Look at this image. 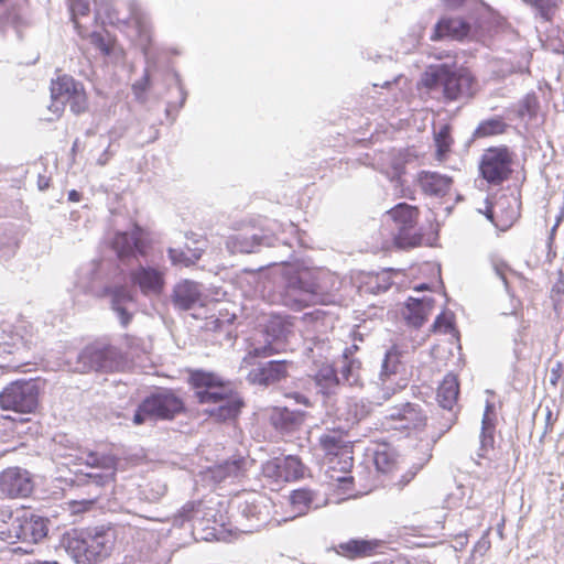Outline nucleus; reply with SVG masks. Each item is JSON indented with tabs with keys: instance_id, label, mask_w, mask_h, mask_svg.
<instances>
[{
	"instance_id": "f257e3e1",
	"label": "nucleus",
	"mask_w": 564,
	"mask_h": 564,
	"mask_svg": "<svg viewBox=\"0 0 564 564\" xmlns=\"http://www.w3.org/2000/svg\"><path fill=\"white\" fill-rule=\"evenodd\" d=\"M187 382L199 404H218L207 413L218 423L237 421L246 403L231 383L213 371L188 370Z\"/></svg>"
},
{
	"instance_id": "f03ea898",
	"label": "nucleus",
	"mask_w": 564,
	"mask_h": 564,
	"mask_svg": "<svg viewBox=\"0 0 564 564\" xmlns=\"http://www.w3.org/2000/svg\"><path fill=\"white\" fill-rule=\"evenodd\" d=\"M118 540V531L111 524L74 529L63 535L67 554L77 564H98L110 556Z\"/></svg>"
},
{
	"instance_id": "7ed1b4c3",
	"label": "nucleus",
	"mask_w": 564,
	"mask_h": 564,
	"mask_svg": "<svg viewBox=\"0 0 564 564\" xmlns=\"http://www.w3.org/2000/svg\"><path fill=\"white\" fill-rule=\"evenodd\" d=\"M339 279L326 270H303L291 282L284 296L285 304L300 311L315 304L327 305L334 302L339 290Z\"/></svg>"
},
{
	"instance_id": "20e7f679",
	"label": "nucleus",
	"mask_w": 564,
	"mask_h": 564,
	"mask_svg": "<svg viewBox=\"0 0 564 564\" xmlns=\"http://www.w3.org/2000/svg\"><path fill=\"white\" fill-rule=\"evenodd\" d=\"M185 412L186 405L182 397L173 389L161 388L141 401L132 421L135 425L147 421H172Z\"/></svg>"
},
{
	"instance_id": "39448f33",
	"label": "nucleus",
	"mask_w": 564,
	"mask_h": 564,
	"mask_svg": "<svg viewBox=\"0 0 564 564\" xmlns=\"http://www.w3.org/2000/svg\"><path fill=\"white\" fill-rule=\"evenodd\" d=\"M474 82V77L467 69L453 70L445 64L430 67L422 76V84L425 88L435 89L442 86L447 100H456L464 93L469 91Z\"/></svg>"
},
{
	"instance_id": "423d86ee",
	"label": "nucleus",
	"mask_w": 564,
	"mask_h": 564,
	"mask_svg": "<svg viewBox=\"0 0 564 564\" xmlns=\"http://www.w3.org/2000/svg\"><path fill=\"white\" fill-rule=\"evenodd\" d=\"M373 465L379 480L398 490L408 486L419 471V467L409 466L399 459L393 449L386 446L375 451Z\"/></svg>"
},
{
	"instance_id": "0eeeda50",
	"label": "nucleus",
	"mask_w": 564,
	"mask_h": 564,
	"mask_svg": "<svg viewBox=\"0 0 564 564\" xmlns=\"http://www.w3.org/2000/svg\"><path fill=\"white\" fill-rule=\"evenodd\" d=\"M319 448L329 470L350 471L354 467V443L347 431L328 430L318 438Z\"/></svg>"
},
{
	"instance_id": "6e6552de",
	"label": "nucleus",
	"mask_w": 564,
	"mask_h": 564,
	"mask_svg": "<svg viewBox=\"0 0 564 564\" xmlns=\"http://www.w3.org/2000/svg\"><path fill=\"white\" fill-rule=\"evenodd\" d=\"M40 390L32 380H17L0 392V408L6 411L29 414L39 406Z\"/></svg>"
},
{
	"instance_id": "1a4fd4ad",
	"label": "nucleus",
	"mask_w": 564,
	"mask_h": 564,
	"mask_svg": "<svg viewBox=\"0 0 564 564\" xmlns=\"http://www.w3.org/2000/svg\"><path fill=\"white\" fill-rule=\"evenodd\" d=\"M122 361L118 348L105 341L96 340L83 348L77 357V369L80 372L113 371Z\"/></svg>"
},
{
	"instance_id": "9d476101",
	"label": "nucleus",
	"mask_w": 564,
	"mask_h": 564,
	"mask_svg": "<svg viewBox=\"0 0 564 564\" xmlns=\"http://www.w3.org/2000/svg\"><path fill=\"white\" fill-rule=\"evenodd\" d=\"M513 153L507 145L486 149L479 161V175L490 185L499 186L512 173Z\"/></svg>"
},
{
	"instance_id": "9b49d317",
	"label": "nucleus",
	"mask_w": 564,
	"mask_h": 564,
	"mask_svg": "<svg viewBox=\"0 0 564 564\" xmlns=\"http://www.w3.org/2000/svg\"><path fill=\"white\" fill-rule=\"evenodd\" d=\"M388 215L398 227L394 245L400 249H411L421 245L422 235L415 231L420 210L415 206L400 203L392 207Z\"/></svg>"
},
{
	"instance_id": "f8f14e48",
	"label": "nucleus",
	"mask_w": 564,
	"mask_h": 564,
	"mask_svg": "<svg viewBox=\"0 0 564 564\" xmlns=\"http://www.w3.org/2000/svg\"><path fill=\"white\" fill-rule=\"evenodd\" d=\"M409 383L406 367L402 361V352L392 346L386 354L380 371L382 398L389 400L392 395L405 389Z\"/></svg>"
},
{
	"instance_id": "ddd939ff",
	"label": "nucleus",
	"mask_w": 564,
	"mask_h": 564,
	"mask_svg": "<svg viewBox=\"0 0 564 564\" xmlns=\"http://www.w3.org/2000/svg\"><path fill=\"white\" fill-rule=\"evenodd\" d=\"M394 430L404 433L405 436H417L427 427L429 416L425 410L417 403L406 402L391 409L386 416Z\"/></svg>"
},
{
	"instance_id": "4468645a",
	"label": "nucleus",
	"mask_w": 564,
	"mask_h": 564,
	"mask_svg": "<svg viewBox=\"0 0 564 564\" xmlns=\"http://www.w3.org/2000/svg\"><path fill=\"white\" fill-rule=\"evenodd\" d=\"M307 471L301 458L294 455L272 458L262 467L264 478L276 485L303 479Z\"/></svg>"
},
{
	"instance_id": "2eb2a0df",
	"label": "nucleus",
	"mask_w": 564,
	"mask_h": 564,
	"mask_svg": "<svg viewBox=\"0 0 564 564\" xmlns=\"http://www.w3.org/2000/svg\"><path fill=\"white\" fill-rule=\"evenodd\" d=\"M53 99L67 102L75 115L85 112L88 108V97L82 83L68 75L58 76L51 84Z\"/></svg>"
},
{
	"instance_id": "dca6fc26",
	"label": "nucleus",
	"mask_w": 564,
	"mask_h": 564,
	"mask_svg": "<svg viewBox=\"0 0 564 564\" xmlns=\"http://www.w3.org/2000/svg\"><path fill=\"white\" fill-rule=\"evenodd\" d=\"M79 458L87 466L100 469V473L88 474L96 484L105 485L115 479L119 459L107 447L99 446L93 451L83 452Z\"/></svg>"
},
{
	"instance_id": "f3484780",
	"label": "nucleus",
	"mask_w": 564,
	"mask_h": 564,
	"mask_svg": "<svg viewBox=\"0 0 564 564\" xmlns=\"http://www.w3.org/2000/svg\"><path fill=\"white\" fill-rule=\"evenodd\" d=\"M34 488L31 474L20 467H9L0 474V491L10 498L29 497Z\"/></svg>"
},
{
	"instance_id": "a211bd4d",
	"label": "nucleus",
	"mask_w": 564,
	"mask_h": 564,
	"mask_svg": "<svg viewBox=\"0 0 564 564\" xmlns=\"http://www.w3.org/2000/svg\"><path fill=\"white\" fill-rule=\"evenodd\" d=\"M129 278L147 296L160 295L165 288V272L159 268L139 265L130 272Z\"/></svg>"
},
{
	"instance_id": "6ab92c4d",
	"label": "nucleus",
	"mask_w": 564,
	"mask_h": 564,
	"mask_svg": "<svg viewBox=\"0 0 564 564\" xmlns=\"http://www.w3.org/2000/svg\"><path fill=\"white\" fill-rule=\"evenodd\" d=\"M290 362L286 360H272L249 373L252 383L270 386L285 379L289 375Z\"/></svg>"
},
{
	"instance_id": "aec40b11",
	"label": "nucleus",
	"mask_w": 564,
	"mask_h": 564,
	"mask_svg": "<svg viewBox=\"0 0 564 564\" xmlns=\"http://www.w3.org/2000/svg\"><path fill=\"white\" fill-rule=\"evenodd\" d=\"M245 471L246 459L243 457H235L208 467L204 471V477L214 484H219L227 479L239 478L243 476Z\"/></svg>"
},
{
	"instance_id": "412c9836",
	"label": "nucleus",
	"mask_w": 564,
	"mask_h": 564,
	"mask_svg": "<svg viewBox=\"0 0 564 564\" xmlns=\"http://www.w3.org/2000/svg\"><path fill=\"white\" fill-rule=\"evenodd\" d=\"M470 32L469 23L463 18H442L431 34L432 41H440L444 37L463 41Z\"/></svg>"
},
{
	"instance_id": "4be33fe9",
	"label": "nucleus",
	"mask_w": 564,
	"mask_h": 564,
	"mask_svg": "<svg viewBox=\"0 0 564 564\" xmlns=\"http://www.w3.org/2000/svg\"><path fill=\"white\" fill-rule=\"evenodd\" d=\"M21 521H25L22 508L11 510L0 509V540L13 544L21 538Z\"/></svg>"
},
{
	"instance_id": "5701e85b",
	"label": "nucleus",
	"mask_w": 564,
	"mask_h": 564,
	"mask_svg": "<svg viewBox=\"0 0 564 564\" xmlns=\"http://www.w3.org/2000/svg\"><path fill=\"white\" fill-rule=\"evenodd\" d=\"M22 513L25 521H21V538H19V541L34 544L44 539L48 531L46 520L32 513L25 507H22Z\"/></svg>"
},
{
	"instance_id": "b1692460",
	"label": "nucleus",
	"mask_w": 564,
	"mask_h": 564,
	"mask_svg": "<svg viewBox=\"0 0 564 564\" xmlns=\"http://www.w3.org/2000/svg\"><path fill=\"white\" fill-rule=\"evenodd\" d=\"M433 307L434 300L431 297L422 300L409 297L403 316L409 325L421 327L427 321Z\"/></svg>"
},
{
	"instance_id": "393cba45",
	"label": "nucleus",
	"mask_w": 564,
	"mask_h": 564,
	"mask_svg": "<svg viewBox=\"0 0 564 564\" xmlns=\"http://www.w3.org/2000/svg\"><path fill=\"white\" fill-rule=\"evenodd\" d=\"M267 238L265 235L259 236L242 230L230 236L226 241V247L231 253H251L256 252Z\"/></svg>"
},
{
	"instance_id": "a878e982",
	"label": "nucleus",
	"mask_w": 564,
	"mask_h": 564,
	"mask_svg": "<svg viewBox=\"0 0 564 564\" xmlns=\"http://www.w3.org/2000/svg\"><path fill=\"white\" fill-rule=\"evenodd\" d=\"M380 542L377 540L351 539L339 544V553L350 560L371 556L377 552Z\"/></svg>"
},
{
	"instance_id": "bb28decb",
	"label": "nucleus",
	"mask_w": 564,
	"mask_h": 564,
	"mask_svg": "<svg viewBox=\"0 0 564 564\" xmlns=\"http://www.w3.org/2000/svg\"><path fill=\"white\" fill-rule=\"evenodd\" d=\"M200 299L198 285L192 281H183L173 290V303L182 310L192 308Z\"/></svg>"
},
{
	"instance_id": "cd10ccee",
	"label": "nucleus",
	"mask_w": 564,
	"mask_h": 564,
	"mask_svg": "<svg viewBox=\"0 0 564 564\" xmlns=\"http://www.w3.org/2000/svg\"><path fill=\"white\" fill-rule=\"evenodd\" d=\"M417 182L423 192L431 195L444 194L452 185L451 177L430 171H422L417 176Z\"/></svg>"
},
{
	"instance_id": "c85d7f7f",
	"label": "nucleus",
	"mask_w": 564,
	"mask_h": 564,
	"mask_svg": "<svg viewBox=\"0 0 564 564\" xmlns=\"http://www.w3.org/2000/svg\"><path fill=\"white\" fill-rule=\"evenodd\" d=\"M459 381L454 373H447L437 389V401L444 409L452 410L458 401Z\"/></svg>"
},
{
	"instance_id": "c756f323",
	"label": "nucleus",
	"mask_w": 564,
	"mask_h": 564,
	"mask_svg": "<svg viewBox=\"0 0 564 564\" xmlns=\"http://www.w3.org/2000/svg\"><path fill=\"white\" fill-rule=\"evenodd\" d=\"M453 128L451 124L445 123L440 127L433 134V141L435 147L434 158L438 163L447 161L452 153L453 145L455 143L452 134Z\"/></svg>"
},
{
	"instance_id": "7c9ffc66",
	"label": "nucleus",
	"mask_w": 564,
	"mask_h": 564,
	"mask_svg": "<svg viewBox=\"0 0 564 564\" xmlns=\"http://www.w3.org/2000/svg\"><path fill=\"white\" fill-rule=\"evenodd\" d=\"M351 355L352 352L349 348L343 355L341 377L349 386H361V361Z\"/></svg>"
},
{
	"instance_id": "2f4dec72",
	"label": "nucleus",
	"mask_w": 564,
	"mask_h": 564,
	"mask_svg": "<svg viewBox=\"0 0 564 564\" xmlns=\"http://www.w3.org/2000/svg\"><path fill=\"white\" fill-rule=\"evenodd\" d=\"M316 384L321 388V391L325 394L332 392L334 388L339 384V379L334 365L324 362L319 366L318 370L314 375Z\"/></svg>"
},
{
	"instance_id": "473e14b6",
	"label": "nucleus",
	"mask_w": 564,
	"mask_h": 564,
	"mask_svg": "<svg viewBox=\"0 0 564 564\" xmlns=\"http://www.w3.org/2000/svg\"><path fill=\"white\" fill-rule=\"evenodd\" d=\"M328 477L332 485L340 495L354 496L355 491V477L350 471H335L328 469Z\"/></svg>"
},
{
	"instance_id": "72a5a7b5",
	"label": "nucleus",
	"mask_w": 564,
	"mask_h": 564,
	"mask_svg": "<svg viewBox=\"0 0 564 564\" xmlns=\"http://www.w3.org/2000/svg\"><path fill=\"white\" fill-rule=\"evenodd\" d=\"M508 124L501 117H494L482 120L475 130L477 138H488L502 134L507 131Z\"/></svg>"
},
{
	"instance_id": "f704fd0d",
	"label": "nucleus",
	"mask_w": 564,
	"mask_h": 564,
	"mask_svg": "<svg viewBox=\"0 0 564 564\" xmlns=\"http://www.w3.org/2000/svg\"><path fill=\"white\" fill-rule=\"evenodd\" d=\"M495 448V423L486 413L481 421L480 456L486 455Z\"/></svg>"
},
{
	"instance_id": "c9c22d12",
	"label": "nucleus",
	"mask_w": 564,
	"mask_h": 564,
	"mask_svg": "<svg viewBox=\"0 0 564 564\" xmlns=\"http://www.w3.org/2000/svg\"><path fill=\"white\" fill-rule=\"evenodd\" d=\"M152 241L149 234L139 225L133 226V256L145 258L151 249Z\"/></svg>"
},
{
	"instance_id": "e433bc0d",
	"label": "nucleus",
	"mask_w": 564,
	"mask_h": 564,
	"mask_svg": "<svg viewBox=\"0 0 564 564\" xmlns=\"http://www.w3.org/2000/svg\"><path fill=\"white\" fill-rule=\"evenodd\" d=\"M113 249L123 260L133 256V229L130 232H119L113 239Z\"/></svg>"
},
{
	"instance_id": "4c0bfd02",
	"label": "nucleus",
	"mask_w": 564,
	"mask_h": 564,
	"mask_svg": "<svg viewBox=\"0 0 564 564\" xmlns=\"http://www.w3.org/2000/svg\"><path fill=\"white\" fill-rule=\"evenodd\" d=\"M528 6L535 9L539 13V15L544 21H552L553 17L555 15V12L558 8V3L561 0H522Z\"/></svg>"
},
{
	"instance_id": "58836bf2",
	"label": "nucleus",
	"mask_w": 564,
	"mask_h": 564,
	"mask_svg": "<svg viewBox=\"0 0 564 564\" xmlns=\"http://www.w3.org/2000/svg\"><path fill=\"white\" fill-rule=\"evenodd\" d=\"M313 500H314V492L306 488L293 490L290 496V501H291L294 510L299 514H302L306 510H308Z\"/></svg>"
},
{
	"instance_id": "ea45409f",
	"label": "nucleus",
	"mask_w": 564,
	"mask_h": 564,
	"mask_svg": "<svg viewBox=\"0 0 564 564\" xmlns=\"http://www.w3.org/2000/svg\"><path fill=\"white\" fill-rule=\"evenodd\" d=\"M273 417L275 424L282 429H292L302 421V415L299 412L290 411L286 408L276 409Z\"/></svg>"
},
{
	"instance_id": "a19ab883",
	"label": "nucleus",
	"mask_w": 564,
	"mask_h": 564,
	"mask_svg": "<svg viewBox=\"0 0 564 564\" xmlns=\"http://www.w3.org/2000/svg\"><path fill=\"white\" fill-rule=\"evenodd\" d=\"M367 289L372 293L387 291L391 286L390 279L384 273H370L365 281Z\"/></svg>"
},
{
	"instance_id": "79ce46f5",
	"label": "nucleus",
	"mask_w": 564,
	"mask_h": 564,
	"mask_svg": "<svg viewBox=\"0 0 564 564\" xmlns=\"http://www.w3.org/2000/svg\"><path fill=\"white\" fill-rule=\"evenodd\" d=\"M454 322L455 316L449 311H444L440 315L436 316L432 328L434 332H440L444 334H448L454 330Z\"/></svg>"
},
{
	"instance_id": "37998d69",
	"label": "nucleus",
	"mask_w": 564,
	"mask_h": 564,
	"mask_svg": "<svg viewBox=\"0 0 564 564\" xmlns=\"http://www.w3.org/2000/svg\"><path fill=\"white\" fill-rule=\"evenodd\" d=\"M151 87V79L148 72H144L141 78H139L132 85V91L138 100H144L145 94Z\"/></svg>"
},
{
	"instance_id": "c03bdc74",
	"label": "nucleus",
	"mask_w": 564,
	"mask_h": 564,
	"mask_svg": "<svg viewBox=\"0 0 564 564\" xmlns=\"http://www.w3.org/2000/svg\"><path fill=\"white\" fill-rule=\"evenodd\" d=\"M89 39L90 43L102 54L109 55L111 53V45L104 39L102 34L94 32L89 35Z\"/></svg>"
},
{
	"instance_id": "a18cd8bd",
	"label": "nucleus",
	"mask_w": 564,
	"mask_h": 564,
	"mask_svg": "<svg viewBox=\"0 0 564 564\" xmlns=\"http://www.w3.org/2000/svg\"><path fill=\"white\" fill-rule=\"evenodd\" d=\"M72 12H73V21L75 23V26L79 29V24L77 21V15H87L89 13V6L82 0H75L72 3Z\"/></svg>"
},
{
	"instance_id": "49530a36",
	"label": "nucleus",
	"mask_w": 564,
	"mask_h": 564,
	"mask_svg": "<svg viewBox=\"0 0 564 564\" xmlns=\"http://www.w3.org/2000/svg\"><path fill=\"white\" fill-rule=\"evenodd\" d=\"M94 503L95 500H73L68 502V506L72 513H82L90 510Z\"/></svg>"
},
{
	"instance_id": "de8ad7c7",
	"label": "nucleus",
	"mask_w": 564,
	"mask_h": 564,
	"mask_svg": "<svg viewBox=\"0 0 564 564\" xmlns=\"http://www.w3.org/2000/svg\"><path fill=\"white\" fill-rule=\"evenodd\" d=\"M169 257L174 264H184L187 267L194 262L185 256L184 251L178 249H169Z\"/></svg>"
},
{
	"instance_id": "09e8293b",
	"label": "nucleus",
	"mask_w": 564,
	"mask_h": 564,
	"mask_svg": "<svg viewBox=\"0 0 564 564\" xmlns=\"http://www.w3.org/2000/svg\"><path fill=\"white\" fill-rule=\"evenodd\" d=\"M564 370V365L561 361H557L555 366L551 369L550 373V384L556 387L562 379Z\"/></svg>"
},
{
	"instance_id": "8fccbe9b",
	"label": "nucleus",
	"mask_w": 564,
	"mask_h": 564,
	"mask_svg": "<svg viewBox=\"0 0 564 564\" xmlns=\"http://www.w3.org/2000/svg\"><path fill=\"white\" fill-rule=\"evenodd\" d=\"M278 351L271 346V345H264L262 347H257V348H253L250 352H249V356L250 357H253V358H258V357H269L273 354H276Z\"/></svg>"
},
{
	"instance_id": "3c124183",
	"label": "nucleus",
	"mask_w": 564,
	"mask_h": 564,
	"mask_svg": "<svg viewBox=\"0 0 564 564\" xmlns=\"http://www.w3.org/2000/svg\"><path fill=\"white\" fill-rule=\"evenodd\" d=\"M20 18V6L18 3L11 4L4 13V19L12 23L19 22Z\"/></svg>"
},
{
	"instance_id": "603ef678",
	"label": "nucleus",
	"mask_w": 564,
	"mask_h": 564,
	"mask_svg": "<svg viewBox=\"0 0 564 564\" xmlns=\"http://www.w3.org/2000/svg\"><path fill=\"white\" fill-rule=\"evenodd\" d=\"M444 2L448 8L456 9L464 6L466 0H444Z\"/></svg>"
},
{
	"instance_id": "864d4df0",
	"label": "nucleus",
	"mask_w": 564,
	"mask_h": 564,
	"mask_svg": "<svg viewBox=\"0 0 564 564\" xmlns=\"http://www.w3.org/2000/svg\"><path fill=\"white\" fill-rule=\"evenodd\" d=\"M82 199V194L76 189H72L68 192V200L73 203H78Z\"/></svg>"
},
{
	"instance_id": "5fc2aeb1",
	"label": "nucleus",
	"mask_w": 564,
	"mask_h": 564,
	"mask_svg": "<svg viewBox=\"0 0 564 564\" xmlns=\"http://www.w3.org/2000/svg\"><path fill=\"white\" fill-rule=\"evenodd\" d=\"M413 290L419 291V292L430 291V290H432V286L427 283H420V284L414 285Z\"/></svg>"
},
{
	"instance_id": "6e6d98bb",
	"label": "nucleus",
	"mask_w": 564,
	"mask_h": 564,
	"mask_svg": "<svg viewBox=\"0 0 564 564\" xmlns=\"http://www.w3.org/2000/svg\"><path fill=\"white\" fill-rule=\"evenodd\" d=\"M561 221H562V217H558V218L556 219L555 225L552 227V229H551V240H553V239H554L555 232H556L557 227L560 226Z\"/></svg>"
},
{
	"instance_id": "4d7b16f0",
	"label": "nucleus",
	"mask_w": 564,
	"mask_h": 564,
	"mask_svg": "<svg viewBox=\"0 0 564 564\" xmlns=\"http://www.w3.org/2000/svg\"><path fill=\"white\" fill-rule=\"evenodd\" d=\"M383 564H411V563L406 560L401 558V560H397V561H390V562L383 563Z\"/></svg>"
},
{
	"instance_id": "13d9d810",
	"label": "nucleus",
	"mask_w": 564,
	"mask_h": 564,
	"mask_svg": "<svg viewBox=\"0 0 564 564\" xmlns=\"http://www.w3.org/2000/svg\"><path fill=\"white\" fill-rule=\"evenodd\" d=\"M295 399H296V401H297V402H302V403H304V404H306V403H307L306 399H305V398H303V397L295 395Z\"/></svg>"
},
{
	"instance_id": "bf43d9fd",
	"label": "nucleus",
	"mask_w": 564,
	"mask_h": 564,
	"mask_svg": "<svg viewBox=\"0 0 564 564\" xmlns=\"http://www.w3.org/2000/svg\"><path fill=\"white\" fill-rule=\"evenodd\" d=\"M551 417H552V411L549 410L547 411V417H546L547 419V423L551 421Z\"/></svg>"
},
{
	"instance_id": "052dcab7",
	"label": "nucleus",
	"mask_w": 564,
	"mask_h": 564,
	"mask_svg": "<svg viewBox=\"0 0 564 564\" xmlns=\"http://www.w3.org/2000/svg\"><path fill=\"white\" fill-rule=\"evenodd\" d=\"M435 273H436L437 278L441 279V271H440V269L435 270Z\"/></svg>"
},
{
	"instance_id": "680f3d73",
	"label": "nucleus",
	"mask_w": 564,
	"mask_h": 564,
	"mask_svg": "<svg viewBox=\"0 0 564 564\" xmlns=\"http://www.w3.org/2000/svg\"><path fill=\"white\" fill-rule=\"evenodd\" d=\"M10 0H0V4H7Z\"/></svg>"
},
{
	"instance_id": "e2e57ef3",
	"label": "nucleus",
	"mask_w": 564,
	"mask_h": 564,
	"mask_svg": "<svg viewBox=\"0 0 564 564\" xmlns=\"http://www.w3.org/2000/svg\"><path fill=\"white\" fill-rule=\"evenodd\" d=\"M40 564H58L57 562H43V563H40Z\"/></svg>"
}]
</instances>
